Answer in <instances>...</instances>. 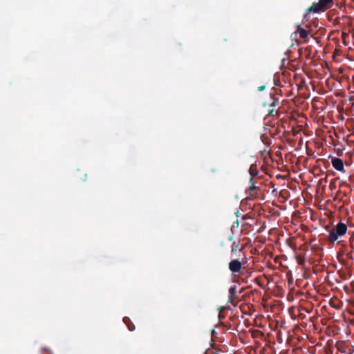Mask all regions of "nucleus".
<instances>
[{
  "instance_id": "5",
  "label": "nucleus",
  "mask_w": 354,
  "mask_h": 354,
  "mask_svg": "<svg viewBox=\"0 0 354 354\" xmlns=\"http://www.w3.org/2000/svg\"><path fill=\"white\" fill-rule=\"evenodd\" d=\"M236 297V286L234 285L229 289L228 302L233 304V300Z\"/></svg>"
},
{
  "instance_id": "8",
  "label": "nucleus",
  "mask_w": 354,
  "mask_h": 354,
  "mask_svg": "<svg viewBox=\"0 0 354 354\" xmlns=\"http://www.w3.org/2000/svg\"><path fill=\"white\" fill-rule=\"evenodd\" d=\"M123 321L127 326L130 331H133L136 328L135 325L131 322L130 319L127 317H124Z\"/></svg>"
},
{
  "instance_id": "9",
  "label": "nucleus",
  "mask_w": 354,
  "mask_h": 354,
  "mask_svg": "<svg viewBox=\"0 0 354 354\" xmlns=\"http://www.w3.org/2000/svg\"><path fill=\"white\" fill-rule=\"evenodd\" d=\"M249 172L251 176L250 182L253 181V178L258 174V171L254 165H252L249 169Z\"/></svg>"
},
{
  "instance_id": "15",
  "label": "nucleus",
  "mask_w": 354,
  "mask_h": 354,
  "mask_svg": "<svg viewBox=\"0 0 354 354\" xmlns=\"http://www.w3.org/2000/svg\"><path fill=\"white\" fill-rule=\"evenodd\" d=\"M298 263H299V264H300V265H304V259H300L298 261Z\"/></svg>"
},
{
  "instance_id": "3",
  "label": "nucleus",
  "mask_w": 354,
  "mask_h": 354,
  "mask_svg": "<svg viewBox=\"0 0 354 354\" xmlns=\"http://www.w3.org/2000/svg\"><path fill=\"white\" fill-rule=\"evenodd\" d=\"M242 268V263L239 259H233L229 263V269L233 273H239Z\"/></svg>"
},
{
  "instance_id": "2",
  "label": "nucleus",
  "mask_w": 354,
  "mask_h": 354,
  "mask_svg": "<svg viewBox=\"0 0 354 354\" xmlns=\"http://www.w3.org/2000/svg\"><path fill=\"white\" fill-rule=\"evenodd\" d=\"M347 225L346 224L339 222L335 227L332 228L329 231V235H328V241L333 243L336 241L338 240L339 237H342V236L345 235L347 232Z\"/></svg>"
},
{
  "instance_id": "12",
  "label": "nucleus",
  "mask_w": 354,
  "mask_h": 354,
  "mask_svg": "<svg viewBox=\"0 0 354 354\" xmlns=\"http://www.w3.org/2000/svg\"><path fill=\"white\" fill-rule=\"evenodd\" d=\"M349 245L352 250H354V232L351 234L349 238Z\"/></svg>"
},
{
  "instance_id": "7",
  "label": "nucleus",
  "mask_w": 354,
  "mask_h": 354,
  "mask_svg": "<svg viewBox=\"0 0 354 354\" xmlns=\"http://www.w3.org/2000/svg\"><path fill=\"white\" fill-rule=\"evenodd\" d=\"M251 185L247 190V192L251 196H254L257 194V187L254 184V182H250Z\"/></svg>"
},
{
  "instance_id": "16",
  "label": "nucleus",
  "mask_w": 354,
  "mask_h": 354,
  "mask_svg": "<svg viewBox=\"0 0 354 354\" xmlns=\"http://www.w3.org/2000/svg\"><path fill=\"white\" fill-rule=\"evenodd\" d=\"M228 240H229L230 241H232L233 240V236H232V235H230V236H229V238H228Z\"/></svg>"
},
{
  "instance_id": "4",
  "label": "nucleus",
  "mask_w": 354,
  "mask_h": 354,
  "mask_svg": "<svg viewBox=\"0 0 354 354\" xmlns=\"http://www.w3.org/2000/svg\"><path fill=\"white\" fill-rule=\"evenodd\" d=\"M333 167L337 171H344V162L342 159L333 157L331 159Z\"/></svg>"
},
{
  "instance_id": "13",
  "label": "nucleus",
  "mask_w": 354,
  "mask_h": 354,
  "mask_svg": "<svg viewBox=\"0 0 354 354\" xmlns=\"http://www.w3.org/2000/svg\"><path fill=\"white\" fill-rule=\"evenodd\" d=\"M274 109H269L268 110V115H274Z\"/></svg>"
},
{
  "instance_id": "11",
  "label": "nucleus",
  "mask_w": 354,
  "mask_h": 354,
  "mask_svg": "<svg viewBox=\"0 0 354 354\" xmlns=\"http://www.w3.org/2000/svg\"><path fill=\"white\" fill-rule=\"evenodd\" d=\"M272 102L270 103V106L275 107L278 104V99L274 97V95H271Z\"/></svg>"
},
{
  "instance_id": "14",
  "label": "nucleus",
  "mask_w": 354,
  "mask_h": 354,
  "mask_svg": "<svg viewBox=\"0 0 354 354\" xmlns=\"http://www.w3.org/2000/svg\"><path fill=\"white\" fill-rule=\"evenodd\" d=\"M266 86L264 85H262L258 88L259 91H263L265 89Z\"/></svg>"
},
{
  "instance_id": "6",
  "label": "nucleus",
  "mask_w": 354,
  "mask_h": 354,
  "mask_svg": "<svg viewBox=\"0 0 354 354\" xmlns=\"http://www.w3.org/2000/svg\"><path fill=\"white\" fill-rule=\"evenodd\" d=\"M299 33V36L302 39H306L308 37L309 35V32L302 28L299 25L297 30L294 32L295 35Z\"/></svg>"
},
{
  "instance_id": "10",
  "label": "nucleus",
  "mask_w": 354,
  "mask_h": 354,
  "mask_svg": "<svg viewBox=\"0 0 354 354\" xmlns=\"http://www.w3.org/2000/svg\"><path fill=\"white\" fill-rule=\"evenodd\" d=\"M239 241H234L231 247V256L233 257L234 254L239 250Z\"/></svg>"
},
{
  "instance_id": "1",
  "label": "nucleus",
  "mask_w": 354,
  "mask_h": 354,
  "mask_svg": "<svg viewBox=\"0 0 354 354\" xmlns=\"http://www.w3.org/2000/svg\"><path fill=\"white\" fill-rule=\"evenodd\" d=\"M333 4V0H319V2L313 3L311 7L307 9V12L304 16L303 21H308L310 12L319 13L320 12H324L330 8Z\"/></svg>"
}]
</instances>
